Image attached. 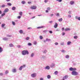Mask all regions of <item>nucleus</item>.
<instances>
[{"label":"nucleus","mask_w":80,"mask_h":80,"mask_svg":"<svg viewBox=\"0 0 80 80\" xmlns=\"http://www.w3.org/2000/svg\"><path fill=\"white\" fill-rule=\"evenodd\" d=\"M22 54L23 55H28V52L27 50H23L22 52Z\"/></svg>","instance_id":"f257e3e1"},{"label":"nucleus","mask_w":80,"mask_h":80,"mask_svg":"<svg viewBox=\"0 0 80 80\" xmlns=\"http://www.w3.org/2000/svg\"><path fill=\"white\" fill-rule=\"evenodd\" d=\"M72 75H78V72L75 71H72Z\"/></svg>","instance_id":"f03ea898"},{"label":"nucleus","mask_w":80,"mask_h":80,"mask_svg":"<svg viewBox=\"0 0 80 80\" xmlns=\"http://www.w3.org/2000/svg\"><path fill=\"white\" fill-rule=\"evenodd\" d=\"M69 70L70 71H76L77 70V68H73L72 67H71L69 68Z\"/></svg>","instance_id":"7ed1b4c3"},{"label":"nucleus","mask_w":80,"mask_h":80,"mask_svg":"<svg viewBox=\"0 0 80 80\" xmlns=\"http://www.w3.org/2000/svg\"><path fill=\"white\" fill-rule=\"evenodd\" d=\"M30 8L32 10H34L37 8V7L35 6H33L30 7Z\"/></svg>","instance_id":"20e7f679"},{"label":"nucleus","mask_w":80,"mask_h":80,"mask_svg":"<svg viewBox=\"0 0 80 80\" xmlns=\"http://www.w3.org/2000/svg\"><path fill=\"white\" fill-rule=\"evenodd\" d=\"M31 76L33 78H34L37 76V74L35 73H33L31 75Z\"/></svg>","instance_id":"39448f33"},{"label":"nucleus","mask_w":80,"mask_h":80,"mask_svg":"<svg viewBox=\"0 0 80 80\" xmlns=\"http://www.w3.org/2000/svg\"><path fill=\"white\" fill-rule=\"evenodd\" d=\"M58 27V24H57V23H56L54 26V28H57Z\"/></svg>","instance_id":"423d86ee"},{"label":"nucleus","mask_w":80,"mask_h":80,"mask_svg":"<svg viewBox=\"0 0 80 80\" xmlns=\"http://www.w3.org/2000/svg\"><path fill=\"white\" fill-rule=\"evenodd\" d=\"M8 12V9L7 8H6L4 11V12L5 13Z\"/></svg>","instance_id":"0eeeda50"},{"label":"nucleus","mask_w":80,"mask_h":80,"mask_svg":"<svg viewBox=\"0 0 80 80\" xmlns=\"http://www.w3.org/2000/svg\"><path fill=\"white\" fill-rule=\"evenodd\" d=\"M74 3H75V2H74V1H70V4L71 5H73V4H74Z\"/></svg>","instance_id":"6e6552de"},{"label":"nucleus","mask_w":80,"mask_h":80,"mask_svg":"<svg viewBox=\"0 0 80 80\" xmlns=\"http://www.w3.org/2000/svg\"><path fill=\"white\" fill-rule=\"evenodd\" d=\"M68 75H66L64 77H63V78L64 79H66V78H68Z\"/></svg>","instance_id":"1a4fd4ad"},{"label":"nucleus","mask_w":80,"mask_h":80,"mask_svg":"<svg viewBox=\"0 0 80 80\" xmlns=\"http://www.w3.org/2000/svg\"><path fill=\"white\" fill-rule=\"evenodd\" d=\"M45 27L44 26H42L40 27H38L37 28L40 29V28H45Z\"/></svg>","instance_id":"9d476101"},{"label":"nucleus","mask_w":80,"mask_h":80,"mask_svg":"<svg viewBox=\"0 0 80 80\" xmlns=\"http://www.w3.org/2000/svg\"><path fill=\"white\" fill-rule=\"evenodd\" d=\"M12 72H13L14 73H15L16 72H17V70H16V69L14 68L12 69Z\"/></svg>","instance_id":"9b49d317"},{"label":"nucleus","mask_w":80,"mask_h":80,"mask_svg":"<svg viewBox=\"0 0 80 80\" xmlns=\"http://www.w3.org/2000/svg\"><path fill=\"white\" fill-rule=\"evenodd\" d=\"M65 30L66 32L67 31H68L69 30H70V28H66L65 29Z\"/></svg>","instance_id":"f8f14e48"},{"label":"nucleus","mask_w":80,"mask_h":80,"mask_svg":"<svg viewBox=\"0 0 80 80\" xmlns=\"http://www.w3.org/2000/svg\"><path fill=\"white\" fill-rule=\"evenodd\" d=\"M3 52V48L0 47V53Z\"/></svg>","instance_id":"ddd939ff"},{"label":"nucleus","mask_w":80,"mask_h":80,"mask_svg":"<svg viewBox=\"0 0 80 80\" xmlns=\"http://www.w3.org/2000/svg\"><path fill=\"white\" fill-rule=\"evenodd\" d=\"M71 43H72V42L71 41H68L67 42V45H70Z\"/></svg>","instance_id":"4468645a"},{"label":"nucleus","mask_w":80,"mask_h":80,"mask_svg":"<svg viewBox=\"0 0 80 80\" xmlns=\"http://www.w3.org/2000/svg\"><path fill=\"white\" fill-rule=\"evenodd\" d=\"M76 19H78V20H80V17H78L76 16Z\"/></svg>","instance_id":"2eb2a0df"},{"label":"nucleus","mask_w":80,"mask_h":80,"mask_svg":"<svg viewBox=\"0 0 80 80\" xmlns=\"http://www.w3.org/2000/svg\"><path fill=\"white\" fill-rule=\"evenodd\" d=\"M22 68H23V66H21L19 68V70H22Z\"/></svg>","instance_id":"dca6fc26"},{"label":"nucleus","mask_w":80,"mask_h":80,"mask_svg":"<svg viewBox=\"0 0 80 80\" xmlns=\"http://www.w3.org/2000/svg\"><path fill=\"white\" fill-rule=\"evenodd\" d=\"M5 23H3L1 25V27L2 28L4 27H5Z\"/></svg>","instance_id":"f3484780"},{"label":"nucleus","mask_w":80,"mask_h":80,"mask_svg":"<svg viewBox=\"0 0 80 80\" xmlns=\"http://www.w3.org/2000/svg\"><path fill=\"white\" fill-rule=\"evenodd\" d=\"M19 33L22 34V33H23V30H20L19 31Z\"/></svg>","instance_id":"a211bd4d"},{"label":"nucleus","mask_w":80,"mask_h":80,"mask_svg":"<svg viewBox=\"0 0 80 80\" xmlns=\"http://www.w3.org/2000/svg\"><path fill=\"white\" fill-rule=\"evenodd\" d=\"M46 68V69H47V70H49V69H50V67H49V66H47Z\"/></svg>","instance_id":"6ab92c4d"},{"label":"nucleus","mask_w":80,"mask_h":80,"mask_svg":"<svg viewBox=\"0 0 80 80\" xmlns=\"http://www.w3.org/2000/svg\"><path fill=\"white\" fill-rule=\"evenodd\" d=\"M15 9H16V8L15 7H12V10H15Z\"/></svg>","instance_id":"aec40b11"},{"label":"nucleus","mask_w":80,"mask_h":80,"mask_svg":"<svg viewBox=\"0 0 80 80\" xmlns=\"http://www.w3.org/2000/svg\"><path fill=\"white\" fill-rule=\"evenodd\" d=\"M9 45L10 47H13V45L12 44H10Z\"/></svg>","instance_id":"412c9836"},{"label":"nucleus","mask_w":80,"mask_h":80,"mask_svg":"<svg viewBox=\"0 0 80 80\" xmlns=\"http://www.w3.org/2000/svg\"><path fill=\"white\" fill-rule=\"evenodd\" d=\"M21 3L22 4H25V1H22Z\"/></svg>","instance_id":"4be33fe9"},{"label":"nucleus","mask_w":80,"mask_h":80,"mask_svg":"<svg viewBox=\"0 0 80 80\" xmlns=\"http://www.w3.org/2000/svg\"><path fill=\"white\" fill-rule=\"evenodd\" d=\"M62 20H63V19H62V18H61L60 19H59L58 20L59 22H62Z\"/></svg>","instance_id":"5701e85b"},{"label":"nucleus","mask_w":80,"mask_h":80,"mask_svg":"<svg viewBox=\"0 0 80 80\" xmlns=\"http://www.w3.org/2000/svg\"><path fill=\"white\" fill-rule=\"evenodd\" d=\"M47 77L48 78L50 79V78H51V76H50V75H48Z\"/></svg>","instance_id":"b1692460"},{"label":"nucleus","mask_w":80,"mask_h":80,"mask_svg":"<svg viewBox=\"0 0 80 80\" xmlns=\"http://www.w3.org/2000/svg\"><path fill=\"white\" fill-rule=\"evenodd\" d=\"M54 74L55 75H57L58 74V71H56L54 72Z\"/></svg>","instance_id":"393cba45"},{"label":"nucleus","mask_w":80,"mask_h":80,"mask_svg":"<svg viewBox=\"0 0 80 80\" xmlns=\"http://www.w3.org/2000/svg\"><path fill=\"white\" fill-rule=\"evenodd\" d=\"M7 5L9 6H12V3H7Z\"/></svg>","instance_id":"a878e982"},{"label":"nucleus","mask_w":80,"mask_h":80,"mask_svg":"<svg viewBox=\"0 0 80 80\" xmlns=\"http://www.w3.org/2000/svg\"><path fill=\"white\" fill-rule=\"evenodd\" d=\"M19 15H20V16H22V12H19Z\"/></svg>","instance_id":"bb28decb"},{"label":"nucleus","mask_w":80,"mask_h":80,"mask_svg":"<svg viewBox=\"0 0 80 80\" xmlns=\"http://www.w3.org/2000/svg\"><path fill=\"white\" fill-rule=\"evenodd\" d=\"M30 39V37H28L26 38V40H29Z\"/></svg>","instance_id":"cd10ccee"},{"label":"nucleus","mask_w":80,"mask_h":80,"mask_svg":"<svg viewBox=\"0 0 80 80\" xmlns=\"http://www.w3.org/2000/svg\"><path fill=\"white\" fill-rule=\"evenodd\" d=\"M9 72L8 70H6L5 72V74H7Z\"/></svg>","instance_id":"c85d7f7f"},{"label":"nucleus","mask_w":80,"mask_h":80,"mask_svg":"<svg viewBox=\"0 0 80 80\" xmlns=\"http://www.w3.org/2000/svg\"><path fill=\"white\" fill-rule=\"evenodd\" d=\"M77 38H78V36H76L74 37V39H77Z\"/></svg>","instance_id":"c756f323"},{"label":"nucleus","mask_w":80,"mask_h":80,"mask_svg":"<svg viewBox=\"0 0 80 80\" xmlns=\"http://www.w3.org/2000/svg\"><path fill=\"white\" fill-rule=\"evenodd\" d=\"M12 25H15V23L13 21H12Z\"/></svg>","instance_id":"7c9ffc66"},{"label":"nucleus","mask_w":80,"mask_h":80,"mask_svg":"<svg viewBox=\"0 0 80 80\" xmlns=\"http://www.w3.org/2000/svg\"><path fill=\"white\" fill-rule=\"evenodd\" d=\"M3 39L4 40H8V38H3Z\"/></svg>","instance_id":"2f4dec72"},{"label":"nucleus","mask_w":80,"mask_h":80,"mask_svg":"<svg viewBox=\"0 0 80 80\" xmlns=\"http://www.w3.org/2000/svg\"><path fill=\"white\" fill-rule=\"evenodd\" d=\"M40 39L42 40V39H43V37H42V36H40Z\"/></svg>","instance_id":"473e14b6"},{"label":"nucleus","mask_w":80,"mask_h":80,"mask_svg":"<svg viewBox=\"0 0 80 80\" xmlns=\"http://www.w3.org/2000/svg\"><path fill=\"white\" fill-rule=\"evenodd\" d=\"M5 7V5L4 4H3L2 6V8H3V7Z\"/></svg>","instance_id":"72a5a7b5"},{"label":"nucleus","mask_w":80,"mask_h":80,"mask_svg":"<svg viewBox=\"0 0 80 80\" xmlns=\"http://www.w3.org/2000/svg\"><path fill=\"white\" fill-rule=\"evenodd\" d=\"M69 58V56L68 55H66V58Z\"/></svg>","instance_id":"f704fd0d"},{"label":"nucleus","mask_w":80,"mask_h":80,"mask_svg":"<svg viewBox=\"0 0 80 80\" xmlns=\"http://www.w3.org/2000/svg\"><path fill=\"white\" fill-rule=\"evenodd\" d=\"M17 18H18L19 19L20 18H21V16H19L17 17Z\"/></svg>","instance_id":"c9c22d12"},{"label":"nucleus","mask_w":80,"mask_h":80,"mask_svg":"<svg viewBox=\"0 0 80 80\" xmlns=\"http://www.w3.org/2000/svg\"><path fill=\"white\" fill-rule=\"evenodd\" d=\"M57 1H58L59 2H61L62 1V0H56Z\"/></svg>","instance_id":"e433bc0d"},{"label":"nucleus","mask_w":80,"mask_h":80,"mask_svg":"<svg viewBox=\"0 0 80 80\" xmlns=\"http://www.w3.org/2000/svg\"><path fill=\"white\" fill-rule=\"evenodd\" d=\"M28 45H29V46H30L32 45V43L29 42L28 43Z\"/></svg>","instance_id":"4c0bfd02"},{"label":"nucleus","mask_w":80,"mask_h":80,"mask_svg":"<svg viewBox=\"0 0 80 80\" xmlns=\"http://www.w3.org/2000/svg\"><path fill=\"white\" fill-rule=\"evenodd\" d=\"M46 41H50V39L47 38L46 39Z\"/></svg>","instance_id":"58836bf2"},{"label":"nucleus","mask_w":80,"mask_h":80,"mask_svg":"<svg viewBox=\"0 0 80 80\" xmlns=\"http://www.w3.org/2000/svg\"><path fill=\"white\" fill-rule=\"evenodd\" d=\"M47 10H50V8L48 7L47 8Z\"/></svg>","instance_id":"ea45409f"},{"label":"nucleus","mask_w":80,"mask_h":80,"mask_svg":"<svg viewBox=\"0 0 80 80\" xmlns=\"http://www.w3.org/2000/svg\"><path fill=\"white\" fill-rule=\"evenodd\" d=\"M48 2V0H44V2L45 3H47V2Z\"/></svg>","instance_id":"a19ab883"},{"label":"nucleus","mask_w":80,"mask_h":80,"mask_svg":"<svg viewBox=\"0 0 80 80\" xmlns=\"http://www.w3.org/2000/svg\"><path fill=\"white\" fill-rule=\"evenodd\" d=\"M5 13H3V14H2L1 15V16L2 17H3V16H4V15H5Z\"/></svg>","instance_id":"79ce46f5"},{"label":"nucleus","mask_w":80,"mask_h":80,"mask_svg":"<svg viewBox=\"0 0 80 80\" xmlns=\"http://www.w3.org/2000/svg\"><path fill=\"white\" fill-rule=\"evenodd\" d=\"M34 54L33 53H32V55H31V57H33Z\"/></svg>","instance_id":"37998d69"},{"label":"nucleus","mask_w":80,"mask_h":80,"mask_svg":"<svg viewBox=\"0 0 80 80\" xmlns=\"http://www.w3.org/2000/svg\"><path fill=\"white\" fill-rule=\"evenodd\" d=\"M18 48H20V47H21V46L18 45Z\"/></svg>","instance_id":"c03bdc74"},{"label":"nucleus","mask_w":80,"mask_h":80,"mask_svg":"<svg viewBox=\"0 0 80 80\" xmlns=\"http://www.w3.org/2000/svg\"><path fill=\"white\" fill-rule=\"evenodd\" d=\"M34 45H36V44H37V42L35 41V42H34Z\"/></svg>","instance_id":"a18cd8bd"},{"label":"nucleus","mask_w":80,"mask_h":80,"mask_svg":"<svg viewBox=\"0 0 80 80\" xmlns=\"http://www.w3.org/2000/svg\"><path fill=\"white\" fill-rule=\"evenodd\" d=\"M62 52H64V53L65 52V50H61Z\"/></svg>","instance_id":"49530a36"},{"label":"nucleus","mask_w":80,"mask_h":80,"mask_svg":"<svg viewBox=\"0 0 80 80\" xmlns=\"http://www.w3.org/2000/svg\"><path fill=\"white\" fill-rule=\"evenodd\" d=\"M64 45V42H62L61 44V45Z\"/></svg>","instance_id":"de8ad7c7"},{"label":"nucleus","mask_w":80,"mask_h":80,"mask_svg":"<svg viewBox=\"0 0 80 80\" xmlns=\"http://www.w3.org/2000/svg\"><path fill=\"white\" fill-rule=\"evenodd\" d=\"M49 32L50 33H53V32H52V31H49Z\"/></svg>","instance_id":"09e8293b"},{"label":"nucleus","mask_w":80,"mask_h":80,"mask_svg":"<svg viewBox=\"0 0 80 80\" xmlns=\"http://www.w3.org/2000/svg\"><path fill=\"white\" fill-rule=\"evenodd\" d=\"M28 4H31V3H32V2H28Z\"/></svg>","instance_id":"8fccbe9b"},{"label":"nucleus","mask_w":80,"mask_h":80,"mask_svg":"<svg viewBox=\"0 0 80 80\" xmlns=\"http://www.w3.org/2000/svg\"><path fill=\"white\" fill-rule=\"evenodd\" d=\"M64 29H65V28H62V31H63Z\"/></svg>","instance_id":"3c124183"},{"label":"nucleus","mask_w":80,"mask_h":80,"mask_svg":"<svg viewBox=\"0 0 80 80\" xmlns=\"http://www.w3.org/2000/svg\"><path fill=\"white\" fill-rule=\"evenodd\" d=\"M58 42H55V45H58Z\"/></svg>","instance_id":"603ef678"},{"label":"nucleus","mask_w":80,"mask_h":80,"mask_svg":"<svg viewBox=\"0 0 80 80\" xmlns=\"http://www.w3.org/2000/svg\"><path fill=\"white\" fill-rule=\"evenodd\" d=\"M53 22V21H51L49 22V23H52V22Z\"/></svg>","instance_id":"864d4df0"},{"label":"nucleus","mask_w":80,"mask_h":80,"mask_svg":"<svg viewBox=\"0 0 80 80\" xmlns=\"http://www.w3.org/2000/svg\"><path fill=\"white\" fill-rule=\"evenodd\" d=\"M71 15H68V17H69V18H70V17H71Z\"/></svg>","instance_id":"5fc2aeb1"},{"label":"nucleus","mask_w":80,"mask_h":80,"mask_svg":"<svg viewBox=\"0 0 80 80\" xmlns=\"http://www.w3.org/2000/svg\"><path fill=\"white\" fill-rule=\"evenodd\" d=\"M28 29H32V28L31 27H29L28 28Z\"/></svg>","instance_id":"6e6d98bb"},{"label":"nucleus","mask_w":80,"mask_h":80,"mask_svg":"<svg viewBox=\"0 0 80 80\" xmlns=\"http://www.w3.org/2000/svg\"><path fill=\"white\" fill-rule=\"evenodd\" d=\"M44 53H47V51H45L44 52H43Z\"/></svg>","instance_id":"4d7b16f0"},{"label":"nucleus","mask_w":80,"mask_h":80,"mask_svg":"<svg viewBox=\"0 0 80 80\" xmlns=\"http://www.w3.org/2000/svg\"><path fill=\"white\" fill-rule=\"evenodd\" d=\"M56 16H59V13H57Z\"/></svg>","instance_id":"13d9d810"},{"label":"nucleus","mask_w":80,"mask_h":80,"mask_svg":"<svg viewBox=\"0 0 80 80\" xmlns=\"http://www.w3.org/2000/svg\"><path fill=\"white\" fill-rule=\"evenodd\" d=\"M35 18V16H33V17L32 18V19H33V18Z\"/></svg>","instance_id":"bf43d9fd"},{"label":"nucleus","mask_w":80,"mask_h":80,"mask_svg":"<svg viewBox=\"0 0 80 80\" xmlns=\"http://www.w3.org/2000/svg\"><path fill=\"white\" fill-rule=\"evenodd\" d=\"M65 32H63L62 33V35H65Z\"/></svg>","instance_id":"052dcab7"},{"label":"nucleus","mask_w":80,"mask_h":80,"mask_svg":"<svg viewBox=\"0 0 80 80\" xmlns=\"http://www.w3.org/2000/svg\"><path fill=\"white\" fill-rule=\"evenodd\" d=\"M46 13H48V11L47 10H46Z\"/></svg>","instance_id":"680f3d73"},{"label":"nucleus","mask_w":80,"mask_h":80,"mask_svg":"<svg viewBox=\"0 0 80 80\" xmlns=\"http://www.w3.org/2000/svg\"><path fill=\"white\" fill-rule=\"evenodd\" d=\"M0 75H3V73H0Z\"/></svg>","instance_id":"e2e57ef3"},{"label":"nucleus","mask_w":80,"mask_h":80,"mask_svg":"<svg viewBox=\"0 0 80 80\" xmlns=\"http://www.w3.org/2000/svg\"><path fill=\"white\" fill-rule=\"evenodd\" d=\"M53 14H52L50 16H51V17H52V16H53Z\"/></svg>","instance_id":"0e129e2a"},{"label":"nucleus","mask_w":80,"mask_h":80,"mask_svg":"<svg viewBox=\"0 0 80 80\" xmlns=\"http://www.w3.org/2000/svg\"><path fill=\"white\" fill-rule=\"evenodd\" d=\"M68 13H69V14H70V13H71V12L69 11L68 12Z\"/></svg>","instance_id":"69168bd1"},{"label":"nucleus","mask_w":80,"mask_h":80,"mask_svg":"<svg viewBox=\"0 0 80 80\" xmlns=\"http://www.w3.org/2000/svg\"><path fill=\"white\" fill-rule=\"evenodd\" d=\"M22 67H23V68L25 67V65H23Z\"/></svg>","instance_id":"338daca9"},{"label":"nucleus","mask_w":80,"mask_h":80,"mask_svg":"<svg viewBox=\"0 0 80 80\" xmlns=\"http://www.w3.org/2000/svg\"><path fill=\"white\" fill-rule=\"evenodd\" d=\"M40 80H43V78H40Z\"/></svg>","instance_id":"774afa93"}]
</instances>
